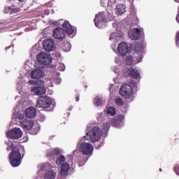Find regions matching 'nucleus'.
<instances>
[{"instance_id":"obj_1","label":"nucleus","mask_w":179,"mask_h":179,"mask_svg":"<svg viewBox=\"0 0 179 179\" xmlns=\"http://www.w3.org/2000/svg\"><path fill=\"white\" fill-rule=\"evenodd\" d=\"M10 163L13 167H17L22 163V153L19 150H13L9 155Z\"/></svg>"},{"instance_id":"obj_2","label":"nucleus","mask_w":179,"mask_h":179,"mask_svg":"<svg viewBox=\"0 0 179 179\" xmlns=\"http://www.w3.org/2000/svg\"><path fill=\"white\" fill-rule=\"evenodd\" d=\"M52 104V101L48 96H38L36 108H48Z\"/></svg>"},{"instance_id":"obj_3","label":"nucleus","mask_w":179,"mask_h":179,"mask_svg":"<svg viewBox=\"0 0 179 179\" xmlns=\"http://www.w3.org/2000/svg\"><path fill=\"white\" fill-rule=\"evenodd\" d=\"M37 61L42 65H50L52 62V57L47 53L41 52L37 55Z\"/></svg>"},{"instance_id":"obj_4","label":"nucleus","mask_w":179,"mask_h":179,"mask_svg":"<svg viewBox=\"0 0 179 179\" xmlns=\"http://www.w3.org/2000/svg\"><path fill=\"white\" fill-rule=\"evenodd\" d=\"M90 134V139L92 143H95V142H99L101 138V131L99 127H92V130L89 132Z\"/></svg>"},{"instance_id":"obj_5","label":"nucleus","mask_w":179,"mask_h":179,"mask_svg":"<svg viewBox=\"0 0 179 179\" xmlns=\"http://www.w3.org/2000/svg\"><path fill=\"white\" fill-rule=\"evenodd\" d=\"M120 94L124 97V99H131V97H132V95L134 94L132 87H131V85L128 84L123 85L120 87Z\"/></svg>"},{"instance_id":"obj_6","label":"nucleus","mask_w":179,"mask_h":179,"mask_svg":"<svg viewBox=\"0 0 179 179\" xmlns=\"http://www.w3.org/2000/svg\"><path fill=\"white\" fill-rule=\"evenodd\" d=\"M94 24L98 29H101L103 24L107 22V17H106V13L104 12H100L99 15H96L94 19Z\"/></svg>"},{"instance_id":"obj_7","label":"nucleus","mask_w":179,"mask_h":179,"mask_svg":"<svg viewBox=\"0 0 179 179\" xmlns=\"http://www.w3.org/2000/svg\"><path fill=\"white\" fill-rule=\"evenodd\" d=\"M7 136L10 139L17 140L20 139V137L23 136V132L20 128L15 127L7 133Z\"/></svg>"},{"instance_id":"obj_8","label":"nucleus","mask_w":179,"mask_h":179,"mask_svg":"<svg viewBox=\"0 0 179 179\" xmlns=\"http://www.w3.org/2000/svg\"><path fill=\"white\" fill-rule=\"evenodd\" d=\"M80 150L82 152L83 155L89 156L91 153H93V145L89 143H81Z\"/></svg>"},{"instance_id":"obj_9","label":"nucleus","mask_w":179,"mask_h":179,"mask_svg":"<svg viewBox=\"0 0 179 179\" xmlns=\"http://www.w3.org/2000/svg\"><path fill=\"white\" fill-rule=\"evenodd\" d=\"M43 47L46 52L50 51H55V42L52 39H45L43 43Z\"/></svg>"},{"instance_id":"obj_10","label":"nucleus","mask_w":179,"mask_h":179,"mask_svg":"<svg viewBox=\"0 0 179 179\" xmlns=\"http://www.w3.org/2000/svg\"><path fill=\"white\" fill-rule=\"evenodd\" d=\"M124 76L125 78H132V79H139L141 78V74L139 71L134 68H129L127 71L124 72Z\"/></svg>"},{"instance_id":"obj_11","label":"nucleus","mask_w":179,"mask_h":179,"mask_svg":"<svg viewBox=\"0 0 179 179\" xmlns=\"http://www.w3.org/2000/svg\"><path fill=\"white\" fill-rule=\"evenodd\" d=\"M34 127V122L31 120L25 119L21 122V127L24 131H31Z\"/></svg>"},{"instance_id":"obj_12","label":"nucleus","mask_w":179,"mask_h":179,"mask_svg":"<svg viewBox=\"0 0 179 179\" xmlns=\"http://www.w3.org/2000/svg\"><path fill=\"white\" fill-rule=\"evenodd\" d=\"M52 36L57 40H64L65 38V31L62 28H56L53 31Z\"/></svg>"},{"instance_id":"obj_13","label":"nucleus","mask_w":179,"mask_h":179,"mask_svg":"<svg viewBox=\"0 0 179 179\" xmlns=\"http://www.w3.org/2000/svg\"><path fill=\"white\" fill-rule=\"evenodd\" d=\"M117 52L122 57H125L128 54V44L125 42H122L117 47Z\"/></svg>"},{"instance_id":"obj_14","label":"nucleus","mask_w":179,"mask_h":179,"mask_svg":"<svg viewBox=\"0 0 179 179\" xmlns=\"http://www.w3.org/2000/svg\"><path fill=\"white\" fill-rule=\"evenodd\" d=\"M71 169V166L69 164L64 162L61 166L60 176L62 177H68L69 174V170Z\"/></svg>"},{"instance_id":"obj_15","label":"nucleus","mask_w":179,"mask_h":179,"mask_svg":"<svg viewBox=\"0 0 179 179\" xmlns=\"http://www.w3.org/2000/svg\"><path fill=\"white\" fill-rule=\"evenodd\" d=\"M129 37L131 38V40H139L141 38V29L134 28L129 32Z\"/></svg>"},{"instance_id":"obj_16","label":"nucleus","mask_w":179,"mask_h":179,"mask_svg":"<svg viewBox=\"0 0 179 179\" xmlns=\"http://www.w3.org/2000/svg\"><path fill=\"white\" fill-rule=\"evenodd\" d=\"M62 27L64 29V31H66V34H69V36H71V34H73L75 32V29H73V27H72L68 21H65L62 24Z\"/></svg>"},{"instance_id":"obj_17","label":"nucleus","mask_w":179,"mask_h":179,"mask_svg":"<svg viewBox=\"0 0 179 179\" xmlns=\"http://www.w3.org/2000/svg\"><path fill=\"white\" fill-rule=\"evenodd\" d=\"M31 92L36 94V96H41L42 94H45L47 90L44 87L36 86L31 87Z\"/></svg>"},{"instance_id":"obj_18","label":"nucleus","mask_w":179,"mask_h":179,"mask_svg":"<svg viewBox=\"0 0 179 179\" xmlns=\"http://www.w3.org/2000/svg\"><path fill=\"white\" fill-rule=\"evenodd\" d=\"M43 76H44V72L38 69L34 70L31 73V79H36V80H38V79H41Z\"/></svg>"},{"instance_id":"obj_19","label":"nucleus","mask_w":179,"mask_h":179,"mask_svg":"<svg viewBox=\"0 0 179 179\" xmlns=\"http://www.w3.org/2000/svg\"><path fill=\"white\" fill-rule=\"evenodd\" d=\"M25 115L27 118H34L36 117V109L34 108H28L25 110Z\"/></svg>"},{"instance_id":"obj_20","label":"nucleus","mask_w":179,"mask_h":179,"mask_svg":"<svg viewBox=\"0 0 179 179\" xmlns=\"http://www.w3.org/2000/svg\"><path fill=\"white\" fill-rule=\"evenodd\" d=\"M127 8V6L125 4H119L116 6V13L117 15H122L125 13V9Z\"/></svg>"},{"instance_id":"obj_21","label":"nucleus","mask_w":179,"mask_h":179,"mask_svg":"<svg viewBox=\"0 0 179 179\" xmlns=\"http://www.w3.org/2000/svg\"><path fill=\"white\" fill-rule=\"evenodd\" d=\"M57 177V172L54 171H48L44 174L45 179H55Z\"/></svg>"},{"instance_id":"obj_22","label":"nucleus","mask_w":179,"mask_h":179,"mask_svg":"<svg viewBox=\"0 0 179 179\" xmlns=\"http://www.w3.org/2000/svg\"><path fill=\"white\" fill-rule=\"evenodd\" d=\"M134 50L135 51H136V52H140V51H142V50H143V44L141 43H135Z\"/></svg>"},{"instance_id":"obj_23","label":"nucleus","mask_w":179,"mask_h":179,"mask_svg":"<svg viewBox=\"0 0 179 179\" xmlns=\"http://www.w3.org/2000/svg\"><path fill=\"white\" fill-rule=\"evenodd\" d=\"M66 160V158H65V156L64 155H60L59 157H58L57 159H56V164L57 166H61V164L63 163H64Z\"/></svg>"},{"instance_id":"obj_24","label":"nucleus","mask_w":179,"mask_h":179,"mask_svg":"<svg viewBox=\"0 0 179 179\" xmlns=\"http://www.w3.org/2000/svg\"><path fill=\"white\" fill-rule=\"evenodd\" d=\"M124 115H119L116 118L113 119L112 120V124H115L117 122H122V121H124Z\"/></svg>"},{"instance_id":"obj_25","label":"nucleus","mask_w":179,"mask_h":179,"mask_svg":"<svg viewBox=\"0 0 179 179\" xmlns=\"http://www.w3.org/2000/svg\"><path fill=\"white\" fill-rule=\"evenodd\" d=\"M117 111L114 107H108L106 110V113L110 115L114 116L116 114Z\"/></svg>"},{"instance_id":"obj_26","label":"nucleus","mask_w":179,"mask_h":179,"mask_svg":"<svg viewBox=\"0 0 179 179\" xmlns=\"http://www.w3.org/2000/svg\"><path fill=\"white\" fill-rule=\"evenodd\" d=\"M126 64L129 66H131V65H132V64H134V57L131 56V55L127 56V57H126Z\"/></svg>"},{"instance_id":"obj_27","label":"nucleus","mask_w":179,"mask_h":179,"mask_svg":"<svg viewBox=\"0 0 179 179\" xmlns=\"http://www.w3.org/2000/svg\"><path fill=\"white\" fill-rule=\"evenodd\" d=\"M108 129H110V123H103L102 132H103V134H106V132H108Z\"/></svg>"},{"instance_id":"obj_28","label":"nucleus","mask_w":179,"mask_h":179,"mask_svg":"<svg viewBox=\"0 0 179 179\" xmlns=\"http://www.w3.org/2000/svg\"><path fill=\"white\" fill-rule=\"evenodd\" d=\"M13 115L17 120H23L24 118V115L20 113V112H15Z\"/></svg>"},{"instance_id":"obj_29","label":"nucleus","mask_w":179,"mask_h":179,"mask_svg":"<svg viewBox=\"0 0 179 179\" xmlns=\"http://www.w3.org/2000/svg\"><path fill=\"white\" fill-rule=\"evenodd\" d=\"M115 103L117 106H119L120 107L121 106H124V101H122V99L121 98H117L115 100Z\"/></svg>"},{"instance_id":"obj_30","label":"nucleus","mask_w":179,"mask_h":179,"mask_svg":"<svg viewBox=\"0 0 179 179\" xmlns=\"http://www.w3.org/2000/svg\"><path fill=\"white\" fill-rule=\"evenodd\" d=\"M94 104L95 106H97V107H99V106H101V104H103V101H101L100 98L96 97L94 99Z\"/></svg>"},{"instance_id":"obj_31","label":"nucleus","mask_w":179,"mask_h":179,"mask_svg":"<svg viewBox=\"0 0 179 179\" xmlns=\"http://www.w3.org/2000/svg\"><path fill=\"white\" fill-rule=\"evenodd\" d=\"M16 149V142H13L10 143V145L7 147V150H15Z\"/></svg>"},{"instance_id":"obj_32","label":"nucleus","mask_w":179,"mask_h":179,"mask_svg":"<svg viewBox=\"0 0 179 179\" xmlns=\"http://www.w3.org/2000/svg\"><path fill=\"white\" fill-rule=\"evenodd\" d=\"M12 8H13V6H6L5 8H4V12L6 13H8L9 15H11Z\"/></svg>"},{"instance_id":"obj_33","label":"nucleus","mask_w":179,"mask_h":179,"mask_svg":"<svg viewBox=\"0 0 179 179\" xmlns=\"http://www.w3.org/2000/svg\"><path fill=\"white\" fill-rule=\"evenodd\" d=\"M21 9L19 8H14V6H13L11 8V15H15V13H17L18 12H20Z\"/></svg>"},{"instance_id":"obj_34","label":"nucleus","mask_w":179,"mask_h":179,"mask_svg":"<svg viewBox=\"0 0 179 179\" xmlns=\"http://www.w3.org/2000/svg\"><path fill=\"white\" fill-rule=\"evenodd\" d=\"M58 70L60 71L61 72L65 71V64L62 63H59Z\"/></svg>"},{"instance_id":"obj_35","label":"nucleus","mask_w":179,"mask_h":179,"mask_svg":"<svg viewBox=\"0 0 179 179\" xmlns=\"http://www.w3.org/2000/svg\"><path fill=\"white\" fill-rule=\"evenodd\" d=\"M64 47H67V48H64V50H65L66 51H69V50H71V43H67L64 45Z\"/></svg>"},{"instance_id":"obj_36","label":"nucleus","mask_w":179,"mask_h":179,"mask_svg":"<svg viewBox=\"0 0 179 179\" xmlns=\"http://www.w3.org/2000/svg\"><path fill=\"white\" fill-rule=\"evenodd\" d=\"M174 171L177 176H179V165L174 167Z\"/></svg>"},{"instance_id":"obj_37","label":"nucleus","mask_w":179,"mask_h":179,"mask_svg":"<svg viewBox=\"0 0 179 179\" xmlns=\"http://www.w3.org/2000/svg\"><path fill=\"white\" fill-rule=\"evenodd\" d=\"M89 136H90V133H86V135L83 137V141H87Z\"/></svg>"},{"instance_id":"obj_38","label":"nucleus","mask_w":179,"mask_h":179,"mask_svg":"<svg viewBox=\"0 0 179 179\" xmlns=\"http://www.w3.org/2000/svg\"><path fill=\"white\" fill-rule=\"evenodd\" d=\"M56 82H57L58 84L61 83V78H57Z\"/></svg>"},{"instance_id":"obj_39","label":"nucleus","mask_w":179,"mask_h":179,"mask_svg":"<svg viewBox=\"0 0 179 179\" xmlns=\"http://www.w3.org/2000/svg\"><path fill=\"white\" fill-rule=\"evenodd\" d=\"M55 154L56 155H61V151H59V150H55Z\"/></svg>"},{"instance_id":"obj_40","label":"nucleus","mask_w":179,"mask_h":179,"mask_svg":"<svg viewBox=\"0 0 179 179\" xmlns=\"http://www.w3.org/2000/svg\"><path fill=\"white\" fill-rule=\"evenodd\" d=\"M141 61H142V57H141V56H139V60L137 62V64H139V62H141Z\"/></svg>"},{"instance_id":"obj_41","label":"nucleus","mask_w":179,"mask_h":179,"mask_svg":"<svg viewBox=\"0 0 179 179\" xmlns=\"http://www.w3.org/2000/svg\"><path fill=\"white\" fill-rule=\"evenodd\" d=\"M29 83H31V85L34 84V80H29Z\"/></svg>"},{"instance_id":"obj_42","label":"nucleus","mask_w":179,"mask_h":179,"mask_svg":"<svg viewBox=\"0 0 179 179\" xmlns=\"http://www.w3.org/2000/svg\"><path fill=\"white\" fill-rule=\"evenodd\" d=\"M76 101H79V96L76 97Z\"/></svg>"},{"instance_id":"obj_43","label":"nucleus","mask_w":179,"mask_h":179,"mask_svg":"<svg viewBox=\"0 0 179 179\" xmlns=\"http://www.w3.org/2000/svg\"><path fill=\"white\" fill-rule=\"evenodd\" d=\"M38 131H35V135H36V134H37V133H38Z\"/></svg>"},{"instance_id":"obj_44","label":"nucleus","mask_w":179,"mask_h":179,"mask_svg":"<svg viewBox=\"0 0 179 179\" xmlns=\"http://www.w3.org/2000/svg\"><path fill=\"white\" fill-rule=\"evenodd\" d=\"M159 171H162V169H159Z\"/></svg>"},{"instance_id":"obj_45","label":"nucleus","mask_w":179,"mask_h":179,"mask_svg":"<svg viewBox=\"0 0 179 179\" xmlns=\"http://www.w3.org/2000/svg\"><path fill=\"white\" fill-rule=\"evenodd\" d=\"M42 83L44 84V81H43Z\"/></svg>"},{"instance_id":"obj_46","label":"nucleus","mask_w":179,"mask_h":179,"mask_svg":"<svg viewBox=\"0 0 179 179\" xmlns=\"http://www.w3.org/2000/svg\"><path fill=\"white\" fill-rule=\"evenodd\" d=\"M18 1H20V0H18Z\"/></svg>"}]
</instances>
